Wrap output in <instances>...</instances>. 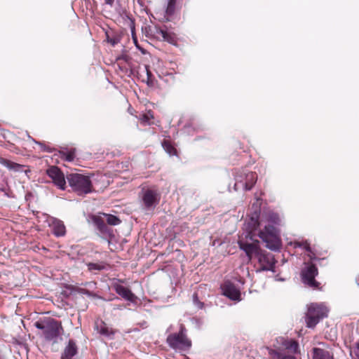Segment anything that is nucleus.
Segmentation results:
<instances>
[{
	"instance_id": "28",
	"label": "nucleus",
	"mask_w": 359,
	"mask_h": 359,
	"mask_svg": "<svg viewBox=\"0 0 359 359\" xmlns=\"http://www.w3.org/2000/svg\"><path fill=\"white\" fill-rule=\"evenodd\" d=\"M162 146H163V149H165V151L170 156H174L176 154V149L168 141H164L162 143Z\"/></svg>"
},
{
	"instance_id": "15",
	"label": "nucleus",
	"mask_w": 359,
	"mask_h": 359,
	"mask_svg": "<svg viewBox=\"0 0 359 359\" xmlns=\"http://www.w3.org/2000/svg\"><path fill=\"white\" fill-rule=\"evenodd\" d=\"M291 245L294 248H299L304 249L308 252L307 255H308V257H309V259L311 260H315V259H317L316 256V254L312 250V249H311V248L310 246V243L308 242V241H306V240H304V241H294L291 243Z\"/></svg>"
},
{
	"instance_id": "11",
	"label": "nucleus",
	"mask_w": 359,
	"mask_h": 359,
	"mask_svg": "<svg viewBox=\"0 0 359 359\" xmlns=\"http://www.w3.org/2000/svg\"><path fill=\"white\" fill-rule=\"evenodd\" d=\"M46 173L52 179L54 184L60 189L65 190L66 187V180L63 172L56 166H51L47 170Z\"/></svg>"
},
{
	"instance_id": "23",
	"label": "nucleus",
	"mask_w": 359,
	"mask_h": 359,
	"mask_svg": "<svg viewBox=\"0 0 359 359\" xmlns=\"http://www.w3.org/2000/svg\"><path fill=\"white\" fill-rule=\"evenodd\" d=\"M102 217L108 224L116 226L121 223L119 218L115 215L103 213Z\"/></svg>"
},
{
	"instance_id": "13",
	"label": "nucleus",
	"mask_w": 359,
	"mask_h": 359,
	"mask_svg": "<svg viewBox=\"0 0 359 359\" xmlns=\"http://www.w3.org/2000/svg\"><path fill=\"white\" fill-rule=\"evenodd\" d=\"M47 222L52 229L53 233L56 237L64 236L66 233V228L64 222L53 217H48L47 218Z\"/></svg>"
},
{
	"instance_id": "5",
	"label": "nucleus",
	"mask_w": 359,
	"mask_h": 359,
	"mask_svg": "<svg viewBox=\"0 0 359 359\" xmlns=\"http://www.w3.org/2000/svg\"><path fill=\"white\" fill-rule=\"evenodd\" d=\"M234 190H250L257 180L255 172L248 171L246 169L237 170L234 174Z\"/></svg>"
},
{
	"instance_id": "2",
	"label": "nucleus",
	"mask_w": 359,
	"mask_h": 359,
	"mask_svg": "<svg viewBox=\"0 0 359 359\" xmlns=\"http://www.w3.org/2000/svg\"><path fill=\"white\" fill-rule=\"evenodd\" d=\"M275 348H269L271 359H297L294 355L298 351V343L292 339L278 337Z\"/></svg>"
},
{
	"instance_id": "4",
	"label": "nucleus",
	"mask_w": 359,
	"mask_h": 359,
	"mask_svg": "<svg viewBox=\"0 0 359 359\" xmlns=\"http://www.w3.org/2000/svg\"><path fill=\"white\" fill-rule=\"evenodd\" d=\"M67 182L78 195H85L93 191L92 182L90 177L79 173H71L67 176Z\"/></svg>"
},
{
	"instance_id": "32",
	"label": "nucleus",
	"mask_w": 359,
	"mask_h": 359,
	"mask_svg": "<svg viewBox=\"0 0 359 359\" xmlns=\"http://www.w3.org/2000/svg\"><path fill=\"white\" fill-rule=\"evenodd\" d=\"M145 70H146V72H147V83L148 84V86H151L153 82H152V74L151 72L149 71V67L147 66H145Z\"/></svg>"
},
{
	"instance_id": "25",
	"label": "nucleus",
	"mask_w": 359,
	"mask_h": 359,
	"mask_svg": "<svg viewBox=\"0 0 359 359\" xmlns=\"http://www.w3.org/2000/svg\"><path fill=\"white\" fill-rule=\"evenodd\" d=\"M62 158L67 161H73L75 158V149H71L67 151H62L61 153Z\"/></svg>"
},
{
	"instance_id": "16",
	"label": "nucleus",
	"mask_w": 359,
	"mask_h": 359,
	"mask_svg": "<svg viewBox=\"0 0 359 359\" xmlns=\"http://www.w3.org/2000/svg\"><path fill=\"white\" fill-rule=\"evenodd\" d=\"M94 223L96 225L97 229L105 236H110L112 233L111 229L108 227L106 224V222L102 216L95 217L94 218Z\"/></svg>"
},
{
	"instance_id": "14",
	"label": "nucleus",
	"mask_w": 359,
	"mask_h": 359,
	"mask_svg": "<svg viewBox=\"0 0 359 359\" xmlns=\"http://www.w3.org/2000/svg\"><path fill=\"white\" fill-rule=\"evenodd\" d=\"M113 288L123 299L130 302H135L137 300V297L135 294H133L130 289L124 287L123 285L115 283L113 285Z\"/></svg>"
},
{
	"instance_id": "17",
	"label": "nucleus",
	"mask_w": 359,
	"mask_h": 359,
	"mask_svg": "<svg viewBox=\"0 0 359 359\" xmlns=\"http://www.w3.org/2000/svg\"><path fill=\"white\" fill-rule=\"evenodd\" d=\"M77 350L75 341L70 339L64 349L61 359H72L77 353Z\"/></svg>"
},
{
	"instance_id": "33",
	"label": "nucleus",
	"mask_w": 359,
	"mask_h": 359,
	"mask_svg": "<svg viewBox=\"0 0 359 359\" xmlns=\"http://www.w3.org/2000/svg\"><path fill=\"white\" fill-rule=\"evenodd\" d=\"M88 269L90 270H100V267L99 266H97L96 264L90 263L88 264Z\"/></svg>"
},
{
	"instance_id": "35",
	"label": "nucleus",
	"mask_w": 359,
	"mask_h": 359,
	"mask_svg": "<svg viewBox=\"0 0 359 359\" xmlns=\"http://www.w3.org/2000/svg\"><path fill=\"white\" fill-rule=\"evenodd\" d=\"M104 2L106 4H108L109 6H112L114 3V0H104Z\"/></svg>"
},
{
	"instance_id": "3",
	"label": "nucleus",
	"mask_w": 359,
	"mask_h": 359,
	"mask_svg": "<svg viewBox=\"0 0 359 359\" xmlns=\"http://www.w3.org/2000/svg\"><path fill=\"white\" fill-rule=\"evenodd\" d=\"M34 325L39 330H42L43 336L46 341L55 344L62 339L63 328L60 322L49 318L36 321Z\"/></svg>"
},
{
	"instance_id": "22",
	"label": "nucleus",
	"mask_w": 359,
	"mask_h": 359,
	"mask_svg": "<svg viewBox=\"0 0 359 359\" xmlns=\"http://www.w3.org/2000/svg\"><path fill=\"white\" fill-rule=\"evenodd\" d=\"M250 225H252V226L251 227L248 226V227L246 228L247 229H249V231L247 233V234L245 236V238H250V239L251 241H253L252 237L254 236H255V233L254 231L259 226L258 220L257 219H255V218L252 217L251 219H250V222H249L248 224V226H250Z\"/></svg>"
},
{
	"instance_id": "37",
	"label": "nucleus",
	"mask_w": 359,
	"mask_h": 359,
	"mask_svg": "<svg viewBox=\"0 0 359 359\" xmlns=\"http://www.w3.org/2000/svg\"><path fill=\"white\" fill-rule=\"evenodd\" d=\"M357 284L359 285V276L356 278Z\"/></svg>"
},
{
	"instance_id": "24",
	"label": "nucleus",
	"mask_w": 359,
	"mask_h": 359,
	"mask_svg": "<svg viewBox=\"0 0 359 359\" xmlns=\"http://www.w3.org/2000/svg\"><path fill=\"white\" fill-rule=\"evenodd\" d=\"M154 118L153 113L151 111H147L145 114H142L140 117V121L144 125H150L151 120Z\"/></svg>"
},
{
	"instance_id": "8",
	"label": "nucleus",
	"mask_w": 359,
	"mask_h": 359,
	"mask_svg": "<svg viewBox=\"0 0 359 359\" xmlns=\"http://www.w3.org/2000/svg\"><path fill=\"white\" fill-rule=\"evenodd\" d=\"M167 342L171 348L180 351L189 350L191 346V341L187 337L186 329L182 325H180L178 333L168 336Z\"/></svg>"
},
{
	"instance_id": "18",
	"label": "nucleus",
	"mask_w": 359,
	"mask_h": 359,
	"mask_svg": "<svg viewBox=\"0 0 359 359\" xmlns=\"http://www.w3.org/2000/svg\"><path fill=\"white\" fill-rule=\"evenodd\" d=\"M95 329L100 334L107 337H110L114 334L112 329L102 320L95 323Z\"/></svg>"
},
{
	"instance_id": "26",
	"label": "nucleus",
	"mask_w": 359,
	"mask_h": 359,
	"mask_svg": "<svg viewBox=\"0 0 359 359\" xmlns=\"http://www.w3.org/2000/svg\"><path fill=\"white\" fill-rule=\"evenodd\" d=\"M350 355L351 359H359V341L350 347Z\"/></svg>"
},
{
	"instance_id": "6",
	"label": "nucleus",
	"mask_w": 359,
	"mask_h": 359,
	"mask_svg": "<svg viewBox=\"0 0 359 359\" xmlns=\"http://www.w3.org/2000/svg\"><path fill=\"white\" fill-rule=\"evenodd\" d=\"M327 307L323 303H312L308 306L305 321L306 326L310 328L314 327L320 320L327 316Z\"/></svg>"
},
{
	"instance_id": "30",
	"label": "nucleus",
	"mask_w": 359,
	"mask_h": 359,
	"mask_svg": "<svg viewBox=\"0 0 359 359\" xmlns=\"http://www.w3.org/2000/svg\"><path fill=\"white\" fill-rule=\"evenodd\" d=\"M28 138L30 140H32L33 142H34L35 144H39L43 151H48V152H50L51 151V149L48 147L46 146L43 143L38 142V141H36L35 140H34L29 135H28Z\"/></svg>"
},
{
	"instance_id": "36",
	"label": "nucleus",
	"mask_w": 359,
	"mask_h": 359,
	"mask_svg": "<svg viewBox=\"0 0 359 359\" xmlns=\"http://www.w3.org/2000/svg\"><path fill=\"white\" fill-rule=\"evenodd\" d=\"M112 45H115L116 44V41L115 40H112L111 39L110 41H109Z\"/></svg>"
},
{
	"instance_id": "1",
	"label": "nucleus",
	"mask_w": 359,
	"mask_h": 359,
	"mask_svg": "<svg viewBox=\"0 0 359 359\" xmlns=\"http://www.w3.org/2000/svg\"><path fill=\"white\" fill-rule=\"evenodd\" d=\"M258 243V241L252 243L244 241L243 239L238 241L240 248L245 252L249 260L253 257L257 259L261 271H273L276 261L273 255L262 251L259 248Z\"/></svg>"
},
{
	"instance_id": "31",
	"label": "nucleus",
	"mask_w": 359,
	"mask_h": 359,
	"mask_svg": "<svg viewBox=\"0 0 359 359\" xmlns=\"http://www.w3.org/2000/svg\"><path fill=\"white\" fill-rule=\"evenodd\" d=\"M193 302L198 309H202L203 307V303L199 301L196 293H194L193 295Z\"/></svg>"
},
{
	"instance_id": "27",
	"label": "nucleus",
	"mask_w": 359,
	"mask_h": 359,
	"mask_svg": "<svg viewBox=\"0 0 359 359\" xmlns=\"http://www.w3.org/2000/svg\"><path fill=\"white\" fill-rule=\"evenodd\" d=\"M176 0H168L167 8L165 9V14L167 16H171L174 14L175 11Z\"/></svg>"
},
{
	"instance_id": "20",
	"label": "nucleus",
	"mask_w": 359,
	"mask_h": 359,
	"mask_svg": "<svg viewBox=\"0 0 359 359\" xmlns=\"http://www.w3.org/2000/svg\"><path fill=\"white\" fill-rule=\"evenodd\" d=\"M0 163L6 167L8 169L17 172L21 171L23 168L22 165L4 158H0Z\"/></svg>"
},
{
	"instance_id": "10",
	"label": "nucleus",
	"mask_w": 359,
	"mask_h": 359,
	"mask_svg": "<svg viewBox=\"0 0 359 359\" xmlns=\"http://www.w3.org/2000/svg\"><path fill=\"white\" fill-rule=\"evenodd\" d=\"M222 294L233 301L239 302L241 300L240 289L230 280H226L221 285Z\"/></svg>"
},
{
	"instance_id": "7",
	"label": "nucleus",
	"mask_w": 359,
	"mask_h": 359,
	"mask_svg": "<svg viewBox=\"0 0 359 359\" xmlns=\"http://www.w3.org/2000/svg\"><path fill=\"white\" fill-rule=\"evenodd\" d=\"M259 237L266 243V247L273 251H278L280 249V241L278 237L276 228L273 224L265 226L263 231L258 233Z\"/></svg>"
},
{
	"instance_id": "12",
	"label": "nucleus",
	"mask_w": 359,
	"mask_h": 359,
	"mask_svg": "<svg viewBox=\"0 0 359 359\" xmlns=\"http://www.w3.org/2000/svg\"><path fill=\"white\" fill-rule=\"evenodd\" d=\"M143 204L147 210H153L158 203L159 196L157 192L152 189H147L142 196Z\"/></svg>"
},
{
	"instance_id": "29",
	"label": "nucleus",
	"mask_w": 359,
	"mask_h": 359,
	"mask_svg": "<svg viewBox=\"0 0 359 359\" xmlns=\"http://www.w3.org/2000/svg\"><path fill=\"white\" fill-rule=\"evenodd\" d=\"M268 220L272 224H278L280 222V218L278 215L276 213H270L268 217Z\"/></svg>"
},
{
	"instance_id": "9",
	"label": "nucleus",
	"mask_w": 359,
	"mask_h": 359,
	"mask_svg": "<svg viewBox=\"0 0 359 359\" xmlns=\"http://www.w3.org/2000/svg\"><path fill=\"white\" fill-rule=\"evenodd\" d=\"M318 273V269L314 264H307L301 272L302 282L310 287L318 288L319 283L315 280Z\"/></svg>"
},
{
	"instance_id": "19",
	"label": "nucleus",
	"mask_w": 359,
	"mask_h": 359,
	"mask_svg": "<svg viewBox=\"0 0 359 359\" xmlns=\"http://www.w3.org/2000/svg\"><path fill=\"white\" fill-rule=\"evenodd\" d=\"M313 359H333V356L328 351L315 348H313Z\"/></svg>"
},
{
	"instance_id": "34",
	"label": "nucleus",
	"mask_w": 359,
	"mask_h": 359,
	"mask_svg": "<svg viewBox=\"0 0 359 359\" xmlns=\"http://www.w3.org/2000/svg\"><path fill=\"white\" fill-rule=\"evenodd\" d=\"M82 293L84 294H86L88 296H91L92 295V293L90 291H88L87 290H85V289L82 290Z\"/></svg>"
},
{
	"instance_id": "21",
	"label": "nucleus",
	"mask_w": 359,
	"mask_h": 359,
	"mask_svg": "<svg viewBox=\"0 0 359 359\" xmlns=\"http://www.w3.org/2000/svg\"><path fill=\"white\" fill-rule=\"evenodd\" d=\"M156 34L160 35L163 41H168L170 43H172L175 41V35L170 32H168L167 30L163 29H157Z\"/></svg>"
}]
</instances>
